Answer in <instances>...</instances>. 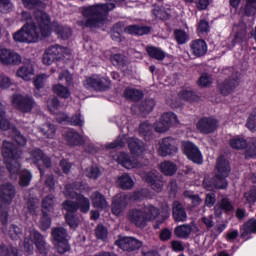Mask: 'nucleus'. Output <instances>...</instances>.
Listing matches in <instances>:
<instances>
[{"mask_svg":"<svg viewBox=\"0 0 256 256\" xmlns=\"http://www.w3.org/2000/svg\"><path fill=\"white\" fill-rule=\"evenodd\" d=\"M52 237L55 241L58 253H67L71 247L67 241V230L65 228H54L52 230Z\"/></svg>","mask_w":256,"mask_h":256,"instance_id":"nucleus-10","label":"nucleus"},{"mask_svg":"<svg viewBox=\"0 0 256 256\" xmlns=\"http://www.w3.org/2000/svg\"><path fill=\"white\" fill-rule=\"evenodd\" d=\"M87 185L85 184H68L64 191V195L68 199H76L77 203L72 201H66L63 203V209L66 211V223L71 227V229H77L79 227V218L74 216V213L77 212V209H80L82 213H88L91 209V203L89 198L79 194L77 191H85Z\"/></svg>","mask_w":256,"mask_h":256,"instance_id":"nucleus-2","label":"nucleus"},{"mask_svg":"<svg viewBox=\"0 0 256 256\" xmlns=\"http://www.w3.org/2000/svg\"><path fill=\"white\" fill-rule=\"evenodd\" d=\"M91 201L93 207H95L96 209H109V203H107L105 197L99 192H94L92 194Z\"/></svg>","mask_w":256,"mask_h":256,"instance_id":"nucleus-31","label":"nucleus"},{"mask_svg":"<svg viewBox=\"0 0 256 256\" xmlns=\"http://www.w3.org/2000/svg\"><path fill=\"white\" fill-rule=\"evenodd\" d=\"M256 13V0H246V14L255 15Z\"/></svg>","mask_w":256,"mask_h":256,"instance_id":"nucleus-59","label":"nucleus"},{"mask_svg":"<svg viewBox=\"0 0 256 256\" xmlns=\"http://www.w3.org/2000/svg\"><path fill=\"white\" fill-rule=\"evenodd\" d=\"M117 162L125 169H139L141 167V163L127 153H120L117 157Z\"/></svg>","mask_w":256,"mask_h":256,"instance_id":"nucleus-21","label":"nucleus"},{"mask_svg":"<svg viewBox=\"0 0 256 256\" xmlns=\"http://www.w3.org/2000/svg\"><path fill=\"white\" fill-rule=\"evenodd\" d=\"M182 149L184 155H186L190 161L197 163V165L203 163V154H201V151L195 144L191 142H182Z\"/></svg>","mask_w":256,"mask_h":256,"instance_id":"nucleus-12","label":"nucleus"},{"mask_svg":"<svg viewBox=\"0 0 256 256\" xmlns=\"http://www.w3.org/2000/svg\"><path fill=\"white\" fill-rule=\"evenodd\" d=\"M10 131H12V137H14V141H16L21 147L25 146L27 144V139L24 138L23 135L17 129L10 128Z\"/></svg>","mask_w":256,"mask_h":256,"instance_id":"nucleus-49","label":"nucleus"},{"mask_svg":"<svg viewBox=\"0 0 256 256\" xmlns=\"http://www.w3.org/2000/svg\"><path fill=\"white\" fill-rule=\"evenodd\" d=\"M246 127L250 131H256V112L250 114L246 122Z\"/></svg>","mask_w":256,"mask_h":256,"instance_id":"nucleus-55","label":"nucleus"},{"mask_svg":"<svg viewBox=\"0 0 256 256\" xmlns=\"http://www.w3.org/2000/svg\"><path fill=\"white\" fill-rule=\"evenodd\" d=\"M190 47L196 57H203L207 53V43L204 40H194L191 42Z\"/></svg>","mask_w":256,"mask_h":256,"instance_id":"nucleus-27","label":"nucleus"},{"mask_svg":"<svg viewBox=\"0 0 256 256\" xmlns=\"http://www.w3.org/2000/svg\"><path fill=\"white\" fill-rule=\"evenodd\" d=\"M142 209L144 211L146 223H149V221H157V223H163V221L168 219L169 215H171V209H169V207H166L162 213L159 211V208L153 205L145 206Z\"/></svg>","mask_w":256,"mask_h":256,"instance_id":"nucleus-7","label":"nucleus"},{"mask_svg":"<svg viewBox=\"0 0 256 256\" xmlns=\"http://www.w3.org/2000/svg\"><path fill=\"white\" fill-rule=\"evenodd\" d=\"M47 79H49V76L46 74L38 75L34 80L36 89H43V87H45V83H47Z\"/></svg>","mask_w":256,"mask_h":256,"instance_id":"nucleus-51","label":"nucleus"},{"mask_svg":"<svg viewBox=\"0 0 256 256\" xmlns=\"http://www.w3.org/2000/svg\"><path fill=\"white\" fill-rule=\"evenodd\" d=\"M229 173H231V166H229V162L225 159V157H219L216 163L215 180L213 183L216 189L227 188V180L225 179L229 177Z\"/></svg>","mask_w":256,"mask_h":256,"instance_id":"nucleus-6","label":"nucleus"},{"mask_svg":"<svg viewBox=\"0 0 256 256\" xmlns=\"http://www.w3.org/2000/svg\"><path fill=\"white\" fill-rule=\"evenodd\" d=\"M0 195L3 196L6 203H11L13 197H15V186L12 184H4L0 186Z\"/></svg>","mask_w":256,"mask_h":256,"instance_id":"nucleus-30","label":"nucleus"},{"mask_svg":"<svg viewBox=\"0 0 256 256\" xmlns=\"http://www.w3.org/2000/svg\"><path fill=\"white\" fill-rule=\"evenodd\" d=\"M196 127L200 133L209 135L210 133H215V131H217L219 122H217V119L215 118L204 117L197 122Z\"/></svg>","mask_w":256,"mask_h":256,"instance_id":"nucleus-16","label":"nucleus"},{"mask_svg":"<svg viewBox=\"0 0 256 256\" xmlns=\"http://www.w3.org/2000/svg\"><path fill=\"white\" fill-rule=\"evenodd\" d=\"M0 129L2 131H7V129H11V124L9 120L5 118V106L0 103Z\"/></svg>","mask_w":256,"mask_h":256,"instance_id":"nucleus-43","label":"nucleus"},{"mask_svg":"<svg viewBox=\"0 0 256 256\" xmlns=\"http://www.w3.org/2000/svg\"><path fill=\"white\" fill-rule=\"evenodd\" d=\"M146 51L152 59H157V61H163L165 59V52L157 47L148 46Z\"/></svg>","mask_w":256,"mask_h":256,"instance_id":"nucleus-38","label":"nucleus"},{"mask_svg":"<svg viewBox=\"0 0 256 256\" xmlns=\"http://www.w3.org/2000/svg\"><path fill=\"white\" fill-rule=\"evenodd\" d=\"M53 92L63 99H69V97H71V91H69V88L61 84H55L53 86Z\"/></svg>","mask_w":256,"mask_h":256,"instance_id":"nucleus-40","label":"nucleus"},{"mask_svg":"<svg viewBox=\"0 0 256 256\" xmlns=\"http://www.w3.org/2000/svg\"><path fill=\"white\" fill-rule=\"evenodd\" d=\"M116 245L123 251H135L141 249L143 243L133 237H122L116 241Z\"/></svg>","mask_w":256,"mask_h":256,"instance_id":"nucleus-19","label":"nucleus"},{"mask_svg":"<svg viewBox=\"0 0 256 256\" xmlns=\"http://www.w3.org/2000/svg\"><path fill=\"white\" fill-rule=\"evenodd\" d=\"M0 256H17V249L13 247L7 248L5 246H0Z\"/></svg>","mask_w":256,"mask_h":256,"instance_id":"nucleus-56","label":"nucleus"},{"mask_svg":"<svg viewBox=\"0 0 256 256\" xmlns=\"http://www.w3.org/2000/svg\"><path fill=\"white\" fill-rule=\"evenodd\" d=\"M64 138L67 145H70V147L81 145V141H83V138L81 137V135H79V133L73 130H68L64 135Z\"/></svg>","mask_w":256,"mask_h":256,"instance_id":"nucleus-32","label":"nucleus"},{"mask_svg":"<svg viewBox=\"0 0 256 256\" xmlns=\"http://www.w3.org/2000/svg\"><path fill=\"white\" fill-rule=\"evenodd\" d=\"M2 155L4 157V163L10 173L12 179L17 180V175L21 169V151L15 148L11 140H5L2 147Z\"/></svg>","mask_w":256,"mask_h":256,"instance_id":"nucleus-4","label":"nucleus"},{"mask_svg":"<svg viewBox=\"0 0 256 256\" xmlns=\"http://www.w3.org/2000/svg\"><path fill=\"white\" fill-rule=\"evenodd\" d=\"M128 221L136 225V227H145L147 220L143 208H135L128 212Z\"/></svg>","mask_w":256,"mask_h":256,"instance_id":"nucleus-20","label":"nucleus"},{"mask_svg":"<svg viewBox=\"0 0 256 256\" xmlns=\"http://www.w3.org/2000/svg\"><path fill=\"white\" fill-rule=\"evenodd\" d=\"M12 105L22 113H29L35 107V101L31 97H23L19 94L12 96Z\"/></svg>","mask_w":256,"mask_h":256,"instance_id":"nucleus-13","label":"nucleus"},{"mask_svg":"<svg viewBox=\"0 0 256 256\" xmlns=\"http://www.w3.org/2000/svg\"><path fill=\"white\" fill-rule=\"evenodd\" d=\"M51 227V218H49V213L43 214L39 222V228L41 231H47Z\"/></svg>","mask_w":256,"mask_h":256,"instance_id":"nucleus-50","label":"nucleus"},{"mask_svg":"<svg viewBox=\"0 0 256 256\" xmlns=\"http://www.w3.org/2000/svg\"><path fill=\"white\" fill-rule=\"evenodd\" d=\"M244 199H246V203L253 204L256 201V189L253 188L246 193H244Z\"/></svg>","mask_w":256,"mask_h":256,"instance_id":"nucleus-60","label":"nucleus"},{"mask_svg":"<svg viewBox=\"0 0 256 256\" xmlns=\"http://www.w3.org/2000/svg\"><path fill=\"white\" fill-rule=\"evenodd\" d=\"M29 237L30 238L26 237L24 240L25 251H27L28 253H31V251H33V243H34L40 253H45L46 251L45 239L42 237V235L37 230H31Z\"/></svg>","mask_w":256,"mask_h":256,"instance_id":"nucleus-9","label":"nucleus"},{"mask_svg":"<svg viewBox=\"0 0 256 256\" xmlns=\"http://www.w3.org/2000/svg\"><path fill=\"white\" fill-rule=\"evenodd\" d=\"M128 35H147L151 31V28L147 26L130 25L124 29Z\"/></svg>","mask_w":256,"mask_h":256,"instance_id":"nucleus-34","label":"nucleus"},{"mask_svg":"<svg viewBox=\"0 0 256 256\" xmlns=\"http://www.w3.org/2000/svg\"><path fill=\"white\" fill-rule=\"evenodd\" d=\"M21 61V55L9 49L0 47V63H2V65H19Z\"/></svg>","mask_w":256,"mask_h":256,"instance_id":"nucleus-17","label":"nucleus"},{"mask_svg":"<svg viewBox=\"0 0 256 256\" xmlns=\"http://www.w3.org/2000/svg\"><path fill=\"white\" fill-rule=\"evenodd\" d=\"M58 79L59 81H63V79H65L66 85H68V87L73 83V76L67 70L61 72Z\"/></svg>","mask_w":256,"mask_h":256,"instance_id":"nucleus-58","label":"nucleus"},{"mask_svg":"<svg viewBox=\"0 0 256 256\" xmlns=\"http://www.w3.org/2000/svg\"><path fill=\"white\" fill-rule=\"evenodd\" d=\"M40 131L44 137H47V139H53V137H55V126H52L51 124H44L40 128Z\"/></svg>","mask_w":256,"mask_h":256,"instance_id":"nucleus-44","label":"nucleus"},{"mask_svg":"<svg viewBox=\"0 0 256 256\" xmlns=\"http://www.w3.org/2000/svg\"><path fill=\"white\" fill-rule=\"evenodd\" d=\"M124 97L126 99H131V101H139V99L143 98V92L135 88H127L124 91Z\"/></svg>","mask_w":256,"mask_h":256,"instance_id":"nucleus-39","label":"nucleus"},{"mask_svg":"<svg viewBox=\"0 0 256 256\" xmlns=\"http://www.w3.org/2000/svg\"><path fill=\"white\" fill-rule=\"evenodd\" d=\"M143 179L157 193H160V191H163V185H164L163 177L159 175V172H157V170H152L148 172L145 176H143Z\"/></svg>","mask_w":256,"mask_h":256,"instance_id":"nucleus-18","label":"nucleus"},{"mask_svg":"<svg viewBox=\"0 0 256 256\" xmlns=\"http://www.w3.org/2000/svg\"><path fill=\"white\" fill-rule=\"evenodd\" d=\"M106 81L107 79H105L104 77H101L99 75H93L90 78H86V80L84 81V87H86V89H97L98 91H101L105 89Z\"/></svg>","mask_w":256,"mask_h":256,"instance_id":"nucleus-22","label":"nucleus"},{"mask_svg":"<svg viewBox=\"0 0 256 256\" xmlns=\"http://www.w3.org/2000/svg\"><path fill=\"white\" fill-rule=\"evenodd\" d=\"M179 99H182L183 101H194L195 100V94L191 90H182L179 95Z\"/></svg>","mask_w":256,"mask_h":256,"instance_id":"nucleus-54","label":"nucleus"},{"mask_svg":"<svg viewBox=\"0 0 256 256\" xmlns=\"http://www.w3.org/2000/svg\"><path fill=\"white\" fill-rule=\"evenodd\" d=\"M86 175L90 179H97V177L101 175V170H99L97 167H90L86 169Z\"/></svg>","mask_w":256,"mask_h":256,"instance_id":"nucleus-61","label":"nucleus"},{"mask_svg":"<svg viewBox=\"0 0 256 256\" xmlns=\"http://www.w3.org/2000/svg\"><path fill=\"white\" fill-rule=\"evenodd\" d=\"M177 123V115L173 112H168L163 114L160 121L155 123L154 129L157 133H165V131L171 129V125H177Z\"/></svg>","mask_w":256,"mask_h":256,"instance_id":"nucleus-11","label":"nucleus"},{"mask_svg":"<svg viewBox=\"0 0 256 256\" xmlns=\"http://www.w3.org/2000/svg\"><path fill=\"white\" fill-rule=\"evenodd\" d=\"M117 183L122 189H133V187H135V181H133V178L128 174L120 176Z\"/></svg>","mask_w":256,"mask_h":256,"instance_id":"nucleus-36","label":"nucleus"},{"mask_svg":"<svg viewBox=\"0 0 256 256\" xmlns=\"http://www.w3.org/2000/svg\"><path fill=\"white\" fill-rule=\"evenodd\" d=\"M31 172H29L28 170H23L22 172H20V185L21 187H29L30 183H31Z\"/></svg>","mask_w":256,"mask_h":256,"instance_id":"nucleus-45","label":"nucleus"},{"mask_svg":"<svg viewBox=\"0 0 256 256\" xmlns=\"http://www.w3.org/2000/svg\"><path fill=\"white\" fill-rule=\"evenodd\" d=\"M30 161L31 163H34V165H38L40 169L41 176L43 177V168H41V165L45 167L46 169H49L51 167V160L49 157L43 155V151L40 149H34L30 152Z\"/></svg>","mask_w":256,"mask_h":256,"instance_id":"nucleus-15","label":"nucleus"},{"mask_svg":"<svg viewBox=\"0 0 256 256\" xmlns=\"http://www.w3.org/2000/svg\"><path fill=\"white\" fill-rule=\"evenodd\" d=\"M108 235H109V231H107V228H105V226L103 225H98V227L96 228L97 239H101V241H105Z\"/></svg>","mask_w":256,"mask_h":256,"instance_id":"nucleus-53","label":"nucleus"},{"mask_svg":"<svg viewBox=\"0 0 256 256\" xmlns=\"http://www.w3.org/2000/svg\"><path fill=\"white\" fill-rule=\"evenodd\" d=\"M128 147L131 151L132 155H141L142 153H145V144L137 138H131L128 140Z\"/></svg>","mask_w":256,"mask_h":256,"instance_id":"nucleus-29","label":"nucleus"},{"mask_svg":"<svg viewBox=\"0 0 256 256\" xmlns=\"http://www.w3.org/2000/svg\"><path fill=\"white\" fill-rule=\"evenodd\" d=\"M211 83H213V78L209 74H203L198 81L201 87H209Z\"/></svg>","mask_w":256,"mask_h":256,"instance_id":"nucleus-57","label":"nucleus"},{"mask_svg":"<svg viewBox=\"0 0 256 256\" xmlns=\"http://www.w3.org/2000/svg\"><path fill=\"white\" fill-rule=\"evenodd\" d=\"M37 209H39V200H29L28 202V211L31 215H37Z\"/></svg>","mask_w":256,"mask_h":256,"instance_id":"nucleus-62","label":"nucleus"},{"mask_svg":"<svg viewBox=\"0 0 256 256\" xmlns=\"http://www.w3.org/2000/svg\"><path fill=\"white\" fill-rule=\"evenodd\" d=\"M161 171L168 177L177 173V165L171 161H164L160 164Z\"/></svg>","mask_w":256,"mask_h":256,"instance_id":"nucleus-35","label":"nucleus"},{"mask_svg":"<svg viewBox=\"0 0 256 256\" xmlns=\"http://www.w3.org/2000/svg\"><path fill=\"white\" fill-rule=\"evenodd\" d=\"M56 120L58 121V123H70L71 125H75L78 127H83V123H84L83 117H81V114H77L71 119H69L67 114L60 113V114H57Z\"/></svg>","mask_w":256,"mask_h":256,"instance_id":"nucleus-26","label":"nucleus"},{"mask_svg":"<svg viewBox=\"0 0 256 256\" xmlns=\"http://www.w3.org/2000/svg\"><path fill=\"white\" fill-rule=\"evenodd\" d=\"M245 149L246 159H253V157H256V139H252L247 142Z\"/></svg>","mask_w":256,"mask_h":256,"instance_id":"nucleus-42","label":"nucleus"},{"mask_svg":"<svg viewBox=\"0 0 256 256\" xmlns=\"http://www.w3.org/2000/svg\"><path fill=\"white\" fill-rule=\"evenodd\" d=\"M173 217L178 222L187 221V212H185L183 205L177 201L173 203Z\"/></svg>","mask_w":256,"mask_h":256,"instance_id":"nucleus-33","label":"nucleus"},{"mask_svg":"<svg viewBox=\"0 0 256 256\" xmlns=\"http://www.w3.org/2000/svg\"><path fill=\"white\" fill-rule=\"evenodd\" d=\"M229 145L232 149L241 151V149H245L247 147V140L244 137L236 136L230 139Z\"/></svg>","mask_w":256,"mask_h":256,"instance_id":"nucleus-37","label":"nucleus"},{"mask_svg":"<svg viewBox=\"0 0 256 256\" xmlns=\"http://www.w3.org/2000/svg\"><path fill=\"white\" fill-rule=\"evenodd\" d=\"M36 20L39 29H37L34 23H27L13 34L14 41L18 43H37V41H41L42 37H49V35H51V29L62 39H69L72 35L71 28L69 27H63L56 22L50 26L51 19L49 15L43 11L36 13Z\"/></svg>","mask_w":256,"mask_h":256,"instance_id":"nucleus-1","label":"nucleus"},{"mask_svg":"<svg viewBox=\"0 0 256 256\" xmlns=\"http://www.w3.org/2000/svg\"><path fill=\"white\" fill-rule=\"evenodd\" d=\"M238 85H239V76H236L235 78H232L228 81H225L222 84H219V90L221 91L222 95H229L230 93H233V90Z\"/></svg>","mask_w":256,"mask_h":256,"instance_id":"nucleus-28","label":"nucleus"},{"mask_svg":"<svg viewBox=\"0 0 256 256\" xmlns=\"http://www.w3.org/2000/svg\"><path fill=\"white\" fill-rule=\"evenodd\" d=\"M154 107H155V100L150 99L142 103V105L140 106V111L144 115H147V113H151V111H153Z\"/></svg>","mask_w":256,"mask_h":256,"instance_id":"nucleus-47","label":"nucleus"},{"mask_svg":"<svg viewBox=\"0 0 256 256\" xmlns=\"http://www.w3.org/2000/svg\"><path fill=\"white\" fill-rule=\"evenodd\" d=\"M175 39L179 45H185V43L189 41V35L183 30H176Z\"/></svg>","mask_w":256,"mask_h":256,"instance_id":"nucleus-48","label":"nucleus"},{"mask_svg":"<svg viewBox=\"0 0 256 256\" xmlns=\"http://www.w3.org/2000/svg\"><path fill=\"white\" fill-rule=\"evenodd\" d=\"M214 209L216 217H221V215H223V211L224 213H231V211H233V204L231 201H229V199L222 198L218 201Z\"/></svg>","mask_w":256,"mask_h":256,"instance_id":"nucleus-25","label":"nucleus"},{"mask_svg":"<svg viewBox=\"0 0 256 256\" xmlns=\"http://www.w3.org/2000/svg\"><path fill=\"white\" fill-rule=\"evenodd\" d=\"M8 235L12 239H19V235H21V228L17 226H11L8 230Z\"/></svg>","mask_w":256,"mask_h":256,"instance_id":"nucleus-64","label":"nucleus"},{"mask_svg":"<svg viewBox=\"0 0 256 256\" xmlns=\"http://www.w3.org/2000/svg\"><path fill=\"white\" fill-rule=\"evenodd\" d=\"M192 233H199L197 226H191L189 224H183L175 228L174 234L180 239H188Z\"/></svg>","mask_w":256,"mask_h":256,"instance_id":"nucleus-23","label":"nucleus"},{"mask_svg":"<svg viewBox=\"0 0 256 256\" xmlns=\"http://www.w3.org/2000/svg\"><path fill=\"white\" fill-rule=\"evenodd\" d=\"M33 75H35V68L31 61L23 64V66L17 70V77H20V79L24 81H31Z\"/></svg>","mask_w":256,"mask_h":256,"instance_id":"nucleus-24","label":"nucleus"},{"mask_svg":"<svg viewBox=\"0 0 256 256\" xmlns=\"http://www.w3.org/2000/svg\"><path fill=\"white\" fill-rule=\"evenodd\" d=\"M65 55H71V50L59 45L51 46L45 51L42 61L44 65H53L56 59H61Z\"/></svg>","mask_w":256,"mask_h":256,"instance_id":"nucleus-8","label":"nucleus"},{"mask_svg":"<svg viewBox=\"0 0 256 256\" xmlns=\"http://www.w3.org/2000/svg\"><path fill=\"white\" fill-rule=\"evenodd\" d=\"M145 190H141L135 192L132 196L131 194L120 193L117 194L112 202V213L113 215L119 216L123 215L125 209H127V205H129L130 201H141V199H145Z\"/></svg>","mask_w":256,"mask_h":256,"instance_id":"nucleus-5","label":"nucleus"},{"mask_svg":"<svg viewBox=\"0 0 256 256\" xmlns=\"http://www.w3.org/2000/svg\"><path fill=\"white\" fill-rule=\"evenodd\" d=\"M47 107L51 113H57L59 111V100L55 96H51L47 101Z\"/></svg>","mask_w":256,"mask_h":256,"instance_id":"nucleus-46","label":"nucleus"},{"mask_svg":"<svg viewBox=\"0 0 256 256\" xmlns=\"http://www.w3.org/2000/svg\"><path fill=\"white\" fill-rule=\"evenodd\" d=\"M115 9V4H98L81 9L84 20H79L80 27H90L91 29L103 27L107 19V13Z\"/></svg>","mask_w":256,"mask_h":256,"instance_id":"nucleus-3","label":"nucleus"},{"mask_svg":"<svg viewBox=\"0 0 256 256\" xmlns=\"http://www.w3.org/2000/svg\"><path fill=\"white\" fill-rule=\"evenodd\" d=\"M127 143V136H119L115 142L107 145L108 149H117V147H124Z\"/></svg>","mask_w":256,"mask_h":256,"instance_id":"nucleus-52","label":"nucleus"},{"mask_svg":"<svg viewBox=\"0 0 256 256\" xmlns=\"http://www.w3.org/2000/svg\"><path fill=\"white\" fill-rule=\"evenodd\" d=\"M179 151L177 142L171 137L162 139L159 142L158 153L161 157H167L168 155H175Z\"/></svg>","mask_w":256,"mask_h":256,"instance_id":"nucleus-14","label":"nucleus"},{"mask_svg":"<svg viewBox=\"0 0 256 256\" xmlns=\"http://www.w3.org/2000/svg\"><path fill=\"white\" fill-rule=\"evenodd\" d=\"M244 229L246 233H256V220L251 219L245 225Z\"/></svg>","mask_w":256,"mask_h":256,"instance_id":"nucleus-63","label":"nucleus"},{"mask_svg":"<svg viewBox=\"0 0 256 256\" xmlns=\"http://www.w3.org/2000/svg\"><path fill=\"white\" fill-rule=\"evenodd\" d=\"M54 205H55V200H54L53 195H49L46 198H44L42 201L43 215H45L46 213H51V211H53Z\"/></svg>","mask_w":256,"mask_h":256,"instance_id":"nucleus-41","label":"nucleus"}]
</instances>
